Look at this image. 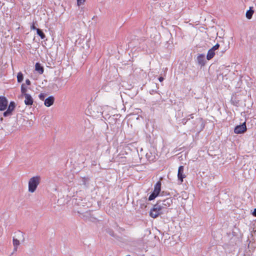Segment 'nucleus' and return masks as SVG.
Instances as JSON below:
<instances>
[{
  "instance_id": "nucleus-34",
  "label": "nucleus",
  "mask_w": 256,
  "mask_h": 256,
  "mask_svg": "<svg viewBox=\"0 0 256 256\" xmlns=\"http://www.w3.org/2000/svg\"><path fill=\"white\" fill-rule=\"evenodd\" d=\"M18 234H21L22 237H24V234L21 232L20 231L18 232Z\"/></svg>"
},
{
  "instance_id": "nucleus-35",
  "label": "nucleus",
  "mask_w": 256,
  "mask_h": 256,
  "mask_svg": "<svg viewBox=\"0 0 256 256\" xmlns=\"http://www.w3.org/2000/svg\"><path fill=\"white\" fill-rule=\"evenodd\" d=\"M196 127V126L195 124H194V126H193V128H195Z\"/></svg>"
},
{
  "instance_id": "nucleus-16",
  "label": "nucleus",
  "mask_w": 256,
  "mask_h": 256,
  "mask_svg": "<svg viewBox=\"0 0 256 256\" xmlns=\"http://www.w3.org/2000/svg\"><path fill=\"white\" fill-rule=\"evenodd\" d=\"M36 34L42 39H44L46 38V36L42 30L40 28L36 29Z\"/></svg>"
},
{
  "instance_id": "nucleus-31",
  "label": "nucleus",
  "mask_w": 256,
  "mask_h": 256,
  "mask_svg": "<svg viewBox=\"0 0 256 256\" xmlns=\"http://www.w3.org/2000/svg\"><path fill=\"white\" fill-rule=\"evenodd\" d=\"M164 78L162 76H160L159 78H158V80L160 82H162L164 80Z\"/></svg>"
},
{
  "instance_id": "nucleus-29",
  "label": "nucleus",
  "mask_w": 256,
  "mask_h": 256,
  "mask_svg": "<svg viewBox=\"0 0 256 256\" xmlns=\"http://www.w3.org/2000/svg\"><path fill=\"white\" fill-rule=\"evenodd\" d=\"M224 50H222L220 52H217V54H218L220 55V56H222V54H224Z\"/></svg>"
},
{
  "instance_id": "nucleus-5",
  "label": "nucleus",
  "mask_w": 256,
  "mask_h": 256,
  "mask_svg": "<svg viewBox=\"0 0 256 256\" xmlns=\"http://www.w3.org/2000/svg\"><path fill=\"white\" fill-rule=\"evenodd\" d=\"M8 106V100L4 96H0V111L6 110Z\"/></svg>"
},
{
  "instance_id": "nucleus-8",
  "label": "nucleus",
  "mask_w": 256,
  "mask_h": 256,
  "mask_svg": "<svg viewBox=\"0 0 256 256\" xmlns=\"http://www.w3.org/2000/svg\"><path fill=\"white\" fill-rule=\"evenodd\" d=\"M25 98L24 104L27 106H31L33 104L34 100L31 96L29 94H25L24 96Z\"/></svg>"
},
{
  "instance_id": "nucleus-3",
  "label": "nucleus",
  "mask_w": 256,
  "mask_h": 256,
  "mask_svg": "<svg viewBox=\"0 0 256 256\" xmlns=\"http://www.w3.org/2000/svg\"><path fill=\"white\" fill-rule=\"evenodd\" d=\"M16 106V103L13 101L10 102L8 107L7 110L4 112L3 116L4 117L12 116V112L14 110Z\"/></svg>"
},
{
  "instance_id": "nucleus-25",
  "label": "nucleus",
  "mask_w": 256,
  "mask_h": 256,
  "mask_svg": "<svg viewBox=\"0 0 256 256\" xmlns=\"http://www.w3.org/2000/svg\"><path fill=\"white\" fill-rule=\"evenodd\" d=\"M39 98L40 100H44L45 98V94L42 93L40 94H39Z\"/></svg>"
},
{
  "instance_id": "nucleus-17",
  "label": "nucleus",
  "mask_w": 256,
  "mask_h": 256,
  "mask_svg": "<svg viewBox=\"0 0 256 256\" xmlns=\"http://www.w3.org/2000/svg\"><path fill=\"white\" fill-rule=\"evenodd\" d=\"M159 195L158 194L153 192L148 197V200H154L156 196H158Z\"/></svg>"
},
{
  "instance_id": "nucleus-7",
  "label": "nucleus",
  "mask_w": 256,
  "mask_h": 256,
  "mask_svg": "<svg viewBox=\"0 0 256 256\" xmlns=\"http://www.w3.org/2000/svg\"><path fill=\"white\" fill-rule=\"evenodd\" d=\"M184 166H180L178 170V180H180L181 182H183V179L186 177V175L184 174Z\"/></svg>"
},
{
  "instance_id": "nucleus-20",
  "label": "nucleus",
  "mask_w": 256,
  "mask_h": 256,
  "mask_svg": "<svg viewBox=\"0 0 256 256\" xmlns=\"http://www.w3.org/2000/svg\"><path fill=\"white\" fill-rule=\"evenodd\" d=\"M27 89L26 87L25 86V85L24 84H22L21 86V92L22 96L25 95V94H28L26 93Z\"/></svg>"
},
{
  "instance_id": "nucleus-13",
  "label": "nucleus",
  "mask_w": 256,
  "mask_h": 256,
  "mask_svg": "<svg viewBox=\"0 0 256 256\" xmlns=\"http://www.w3.org/2000/svg\"><path fill=\"white\" fill-rule=\"evenodd\" d=\"M254 13V10H253V8L250 7V10H247V12H246V18L248 20L251 19Z\"/></svg>"
},
{
  "instance_id": "nucleus-12",
  "label": "nucleus",
  "mask_w": 256,
  "mask_h": 256,
  "mask_svg": "<svg viewBox=\"0 0 256 256\" xmlns=\"http://www.w3.org/2000/svg\"><path fill=\"white\" fill-rule=\"evenodd\" d=\"M161 185L160 180H158L154 185V192L160 194L161 190Z\"/></svg>"
},
{
  "instance_id": "nucleus-21",
  "label": "nucleus",
  "mask_w": 256,
  "mask_h": 256,
  "mask_svg": "<svg viewBox=\"0 0 256 256\" xmlns=\"http://www.w3.org/2000/svg\"><path fill=\"white\" fill-rule=\"evenodd\" d=\"M12 242L14 247L18 246L20 244L19 240H18L17 238H13Z\"/></svg>"
},
{
  "instance_id": "nucleus-11",
  "label": "nucleus",
  "mask_w": 256,
  "mask_h": 256,
  "mask_svg": "<svg viewBox=\"0 0 256 256\" xmlns=\"http://www.w3.org/2000/svg\"><path fill=\"white\" fill-rule=\"evenodd\" d=\"M35 70L40 74H42L44 72V67L39 62H36L35 65Z\"/></svg>"
},
{
  "instance_id": "nucleus-18",
  "label": "nucleus",
  "mask_w": 256,
  "mask_h": 256,
  "mask_svg": "<svg viewBox=\"0 0 256 256\" xmlns=\"http://www.w3.org/2000/svg\"><path fill=\"white\" fill-rule=\"evenodd\" d=\"M195 122L196 123H200L201 124V126H202V128H200V130H202L204 127V124L203 122V120L202 118H196V120H195Z\"/></svg>"
},
{
  "instance_id": "nucleus-23",
  "label": "nucleus",
  "mask_w": 256,
  "mask_h": 256,
  "mask_svg": "<svg viewBox=\"0 0 256 256\" xmlns=\"http://www.w3.org/2000/svg\"><path fill=\"white\" fill-rule=\"evenodd\" d=\"M232 102V104H238V100H236V97H232L231 100Z\"/></svg>"
},
{
  "instance_id": "nucleus-14",
  "label": "nucleus",
  "mask_w": 256,
  "mask_h": 256,
  "mask_svg": "<svg viewBox=\"0 0 256 256\" xmlns=\"http://www.w3.org/2000/svg\"><path fill=\"white\" fill-rule=\"evenodd\" d=\"M215 51L212 48L210 49L208 52L206 58L208 60H211L215 54Z\"/></svg>"
},
{
  "instance_id": "nucleus-19",
  "label": "nucleus",
  "mask_w": 256,
  "mask_h": 256,
  "mask_svg": "<svg viewBox=\"0 0 256 256\" xmlns=\"http://www.w3.org/2000/svg\"><path fill=\"white\" fill-rule=\"evenodd\" d=\"M17 79L18 82H21L24 79L23 74L21 72H19L17 76Z\"/></svg>"
},
{
  "instance_id": "nucleus-27",
  "label": "nucleus",
  "mask_w": 256,
  "mask_h": 256,
  "mask_svg": "<svg viewBox=\"0 0 256 256\" xmlns=\"http://www.w3.org/2000/svg\"><path fill=\"white\" fill-rule=\"evenodd\" d=\"M30 28H31V30H36V29H38L35 26V23L34 22H33L32 24L31 25Z\"/></svg>"
},
{
  "instance_id": "nucleus-22",
  "label": "nucleus",
  "mask_w": 256,
  "mask_h": 256,
  "mask_svg": "<svg viewBox=\"0 0 256 256\" xmlns=\"http://www.w3.org/2000/svg\"><path fill=\"white\" fill-rule=\"evenodd\" d=\"M107 232L110 236L114 238L116 237V234L112 230H108Z\"/></svg>"
},
{
  "instance_id": "nucleus-33",
  "label": "nucleus",
  "mask_w": 256,
  "mask_h": 256,
  "mask_svg": "<svg viewBox=\"0 0 256 256\" xmlns=\"http://www.w3.org/2000/svg\"><path fill=\"white\" fill-rule=\"evenodd\" d=\"M17 250H18V246L14 247V252L12 253V254H13L14 252H16Z\"/></svg>"
},
{
  "instance_id": "nucleus-26",
  "label": "nucleus",
  "mask_w": 256,
  "mask_h": 256,
  "mask_svg": "<svg viewBox=\"0 0 256 256\" xmlns=\"http://www.w3.org/2000/svg\"><path fill=\"white\" fill-rule=\"evenodd\" d=\"M220 44H217L215 46H214L213 47H212V50H214L215 51L218 49V48H220Z\"/></svg>"
},
{
  "instance_id": "nucleus-2",
  "label": "nucleus",
  "mask_w": 256,
  "mask_h": 256,
  "mask_svg": "<svg viewBox=\"0 0 256 256\" xmlns=\"http://www.w3.org/2000/svg\"><path fill=\"white\" fill-rule=\"evenodd\" d=\"M172 203V200L171 198H168L164 200H158L156 204V206L158 207L161 210H166L168 207L170 206Z\"/></svg>"
},
{
  "instance_id": "nucleus-6",
  "label": "nucleus",
  "mask_w": 256,
  "mask_h": 256,
  "mask_svg": "<svg viewBox=\"0 0 256 256\" xmlns=\"http://www.w3.org/2000/svg\"><path fill=\"white\" fill-rule=\"evenodd\" d=\"M246 122H244L242 124L236 126L234 128V132L237 134H242L246 132Z\"/></svg>"
},
{
  "instance_id": "nucleus-15",
  "label": "nucleus",
  "mask_w": 256,
  "mask_h": 256,
  "mask_svg": "<svg viewBox=\"0 0 256 256\" xmlns=\"http://www.w3.org/2000/svg\"><path fill=\"white\" fill-rule=\"evenodd\" d=\"M193 114H190L187 118H183L182 120V124L184 125L186 124V122H188V120H190L191 118H193Z\"/></svg>"
},
{
  "instance_id": "nucleus-9",
  "label": "nucleus",
  "mask_w": 256,
  "mask_h": 256,
  "mask_svg": "<svg viewBox=\"0 0 256 256\" xmlns=\"http://www.w3.org/2000/svg\"><path fill=\"white\" fill-rule=\"evenodd\" d=\"M54 101V98L53 96H50L44 100V105L48 107L52 106Z\"/></svg>"
},
{
  "instance_id": "nucleus-24",
  "label": "nucleus",
  "mask_w": 256,
  "mask_h": 256,
  "mask_svg": "<svg viewBox=\"0 0 256 256\" xmlns=\"http://www.w3.org/2000/svg\"><path fill=\"white\" fill-rule=\"evenodd\" d=\"M85 0H77V4L78 6H80V5L84 4Z\"/></svg>"
},
{
  "instance_id": "nucleus-4",
  "label": "nucleus",
  "mask_w": 256,
  "mask_h": 256,
  "mask_svg": "<svg viewBox=\"0 0 256 256\" xmlns=\"http://www.w3.org/2000/svg\"><path fill=\"white\" fill-rule=\"evenodd\" d=\"M163 214L162 210H161L155 204L150 212V216L152 218H156L159 215Z\"/></svg>"
},
{
  "instance_id": "nucleus-30",
  "label": "nucleus",
  "mask_w": 256,
  "mask_h": 256,
  "mask_svg": "<svg viewBox=\"0 0 256 256\" xmlns=\"http://www.w3.org/2000/svg\"><path fill=\"white\" fill-rule=\"evenodd\" d=\"M252 215L254 216H256V208H254L253 212H252Z\"/></svg>"
},
{
  "instance_id": "nucleus-32",
  "label": "nucleus",
  "mask_w": 256,
  "mask_h": 256,
  "mask_svg": "<svg viewBox=\"0 0 256 256\" xmlns=\"http://www.w3.org/2000/svg\"><path fill=\"white\" fill-rule=\"evenodd\" d=\"M146 156L148 158V160L150 161V160H153V158L150 159V157H148V156H149V155H148V153L146 154Z\"/></svg>"
},
{
  "instance_id": "nucleus-10",
  "label": "nucleus",
  "mask_w": 256,
  "mask_h": 256,
  "mask_svg": "<svg viewBox=\"0 0 256 256\" xmlns=\"http://www.w3.org/2000/svg\"><path fill=\"white\" fill-rule=\"evenodd\" d=\"M198 62L202 66H204L206 63L205 56L204 54H200L197 58Z\"/></svg>"
},
{
  "instance_id": "nucleus-1",
  "label": "nucleus",
  "mask_w": 256,
  "mask_h": 256,
  "mask_svg": "<svg viewBox=\"0 0 256 256\" xmlns=\"http://www.w3.org/2000/svg\"><path fill=\"white\" fill-rule=\"evenodd\" d=\"M40 176H33L30 178L28 182V191L30 192H34L40 182Z\"/></svg>"
},
{
  "instance_id": "nucleus-28",
  "label": "nucleus",
  "mask_w": 256,
  "mask_h": 256,
  "mask_svg": "<svg viewBox=\"0 0 256 256\" xmlns=\"http://www.w3.org/2000/svg\"><path fill=\"white\" fill-rule=\"evenodd\" d=\"M26 83L27 85H30L31 84L30 81L28 79L26 80Z\"/></svg>"
}]
</instances>
